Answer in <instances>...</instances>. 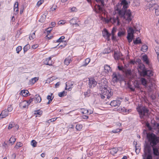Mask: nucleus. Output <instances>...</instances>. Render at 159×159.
Returning <instances> with one entry per match:
<instances>
[{
    "label": "nucleus",
    "instance_id": "obj_1",
    "mask_svg": "<svg viewBox=\"0 0 159 159\" xmlns=\"http://www.w3.org/2000/svg\"><path fill=\"white\" fill-rule=\"evenodd\" d=\"M128 3L126 0H121L120 4L116 5V10L118 11L119 16L121 18L125 20L126 23H129L132 20L133 16L129 9H127Z\"/></svg>",
    "mask_w": 159,
    "mask_h": 159
},
{
    "label": "nucleus",
    "instance_id": "obj_2",
    "mask_svg": "<svg viewBox=\"0 0 159 159\" xmlns=\"http://www.w3.org/2000/svg\"><path fill=\"white\" fill-rule=\"evenodd\" d=\"M107 82L106 79H102L98 84L99 85V88L101 89L103 95L101 94L100 97L102 99H104L105 95L108 99H109L112 95L113 93L111 91L110 88L108 87L107 85Z\"/></svg>",
    "mask_w": 159,
    "mask_h": 159
},
{
    "label": "nucleus",
    "instance_id": "obj_3",
    "mask_svg": "<svg viewBox=\"0 0 159 159\" xmlns=\"http://www.w3.org/2000/svg\"><path fill=\"white\" fill-rule=\"evenodd\" d=\"M147 138L152 147L157 146L159 143V137L153 133H147Z\"/></svg>",
    "mask_w": 159,
    "mask_h": 159
},
{
    "label": "nucleus",
    "instance_id": "obj_4",
    "mask_svg": "<svg viewBox=\"0 0 159 159\" xmlns=\"http://www.w3.org/2000/svg\"><path fill=\"white\" fill-rule=\"evenodd\" d=\"M137 110L141 119H144V117L148 116L149 110L145 107H137Z\"/></svg>",
    "mask_w": 159,
    "mask_h": 159
},
{
    "label": "nucleus",
    "instance_id": "obj_5",
    "mask_svg": "<svg viewBox=\"0 0 159 159\" xmlns=\"http://www.w3.org/2000/svg\"><path fill=\"white\" fill-rule=\"evenodd\" d=\"M112 77L113 81L114 82L121 81L122 80V78L121 75L120 74H116L115 72L113 73Z\"/></svg>",
    "mask_w": 159,
    "mask_h": 159
},
{
    "label": "nucleus",
    "instance_id": "obj_6",
    "mask_svg": "<svg viewBox=\"0 0 159 159\" xmlns=\"http://www.w3.org/2000/svg\"><path fill=\"white\" fill-rule=\"evenodd\" d=\"M150 10H155V14L156 16L159 15V7L156 4H154L149 7Z\"/></svg>",
    "mask_w": 159,
    "mask_h": 159
},
{
    "label": "nucleus",
    "instance_id": "obj_7",
    "mask_svg": "<svg viewBox=\"0 0 159 159\" xmlns=\"http://www.w3.org/2000/svg\"><path fill=\"white\" fill-rule=\"evenodd\" d=\"M138 72L140 73V75H141L142 74L143 75H145L146 72L145 70L146 68H145L144 65L143 64H139L138 66Z\"/></svg>",
    "mask_w": 159,
    "mask_h": 159
},
{
    "label": "nucleus",
    "instance_id": "obj_8",
    "mask_svg": "<svg viewBox=\"0 0 159 159\" xmlns=\"http://www.w3.org/2000/svg\"><path fill=\"white\" fill-rule=\"evenodd\" d=\"M89 87L90 88H93L97 85V82L92 78L89 79Z\"/></svg>",
    "mask_w": 159,
    "mask_h": 159
},
{
    "label": "nucleus",
    "instance_id": "obj_9",
    "mask_svg": "<svg viewBox=\"0 0 159 159\" xmlns=\"http://www.w3.org/2000/svg\"><path fill=\"white\" fill-rule=\"evenodd\" d=\"M123 73L125 74V76L127 78L129 79H130L131 78L132 75V71L130 69L125 68L124 70Z\"/></svg>",
    "mask_w": 159,
    "mask_h": 159
},
{
    "label": "nucleus",
    "instance_id": "obj_10",
    "mask_svg": "<svg viewBox=\"0 0 159 159\" xmlns=\"http://www.w3.org/2000/svg\"><path fill=\"white\" fill-rule=\"evenodd\" d=\"M145 71L146 72L145 75H143L142 74L141 75L143 77L147 76L148 77V78L150 79V77L153 75V72L151 70H148V69L146 68Z\"/></svg>",
    "mask_w": 159,
    "mask_h": 159
},
{
    "label": "nucleus",
    "instance_id": "obj_11",
    "mask_svg": "<svg viewBox=\"0 0 159 159\" xmlns=\"http://www.w3.org/2000/svg\"><path fill=\"white\" fill-rule=\"evenodd\" d=\"M151 147L150 144H146L144 146V152H146L147 154H151Z\"/></svg>",
    "mask_w": 159,
    "mask_h": 159
},
{
    "label": "nucleus",
    "instance_id": "obj_12",
    "mask_svg": "<svg viewBox=\"0 0 159 159\" xmlns=\"http://www.w3.org/2000/svg\"><path fill=\"white\" fill-rule=\"evenodd\" d=\"M121 103V102L119 100H113L111 101L110 103L111 106L114 107L119 106Z\"/></svg>",
    "mask_w": 159,
    "mask_h": 159
},
{
    "label": "nucleus",
    "instance_id": "obj_13",
    "mask_svg": "<svg viewBox=\"0 0 159 159\" xmlns=\"http://www.w3.org/2000/svg\"><path fill=\"white\" fill-rule=\"evenodd\" d=\"M109 21L111 22L113 24H114L117 21V25H120V21L119 19V18L118 16L116 17H113V18H111L107 22Z\"/></svg>",
    "mask_w": 159,
    "mask_h": 159
},
{
    "label": "nucleus",
    "instance_id": "obj_14",
    "mask_svg": "<svg viewBox=\"0 0 159 159\" xmlns=\"http://www.w3.org/2000/svg\"><path fill=\"white\" fill-rule=\"evenodd\" d=\"M9 112L7 109L2 111L0 115V117L1 118H3L6 117L8 116L9 114Z\"/></svg>",
    "mask_w": 159,
    "mask_h": 159
},
{
    "label": "nucleus",
    "instance_id": "obj_15",
    "mask_svg": "<svg viewBox=\"0 0 159 159\" xmlns=\"http://www.w3.org/2000/svg\"><path fill=\"white\" fill-rule=\"evenodd\" d=\"M142 59L143 61L148 65L149 67H150L151 65L148 59L147 56L145 55L142 56Z\"/></svg>",
    "mask_w": 159,
    "mask_h": 159
},
{
    "label": "nucleus",
    "instance_id": "obj_16",
    "mask_svg": "<svg viewBox=\"0 0 159 159\" xmlns=\"http://www.w3.org/2000/svg\"><path fill=\"white\" fill-rule=\"evenodd\" d=\"M127 35L132 36V37H134V30L132 27H129V29L127 30Z\"/></svg>",
    "mask_w": 159,
    "mask_h": 159
},
{
    "label": "nucleus",
    "instance_id": "obj_17",
    "mask_svg": "<svg viewBox=\"0 0 159 159\" xmlns=\"http://www.w3.org/2000/svg\"><path fill=\"white\" fill-rule=\"evenodd\" d=\"M111 35V34L109 33L106 29H105L104 32L103 33V36L105 38H106V39L107 40L110 39V37Z\"/></svg>",
    "mask_w": 159,
    "mask_h": 159
},
{
    "label": "nucleus",
    "instance_id": "obj_18",
    "mask_svg": "<svg viewBox=\"0 0 159 159\" xmlns=\"http://www.w3.org/2000/svg\"><path fill=\"white\" fill-rule=\"evenodd\" d=\"M152 148L153 154L155 156H159V148L158 147H157V146L152 147Z\"/></svg>",
    "mask_w": 159,
    "mask_h": 159
},
{
    "label": "nucleus",
    "instance_id": "obj_19",
    "mask_svg": "<svg viewBox=\"0 0 159 159\" xmlns=\"http://www.w3.org/2000/svg\"><path fill=\"white\" fill-rule=\"evenodd\" d=\"M143 159H152V154H147L145 152L144 154L143 155Z\"/></svg>",
    "mask_w": 159,
    "mask_h": 159
},
{
    "label": "nucleus",
    "instance_id": "obj_20",
    "mask_svg": "<svg viewBox=\"0 0 159 159\" xmlns=\"http://www.w3.org/2000/svg\"><path fill=\"white\" fill-rule=\"evenodd\" d=\"M34 101L35 103H39L41 101V98L39 95L36 94L34 98H33Z\"/></svg>",
    "mask_w": 159,
    "mask_h": 159
},
{
    "label": "nucleus",
    "instance_id": "obj_21",
    "mask_svg": "<svg viewBox=\"0 0 159 159\" xmlns=\"http://www.w3.org/2000/svg\"><path fill=\"white\" fill-rule=\"evenodd\" d=\"M29 93L28 91L27 90H22L20 93L21 95H22L23 96H27L28 94Z\"/></svg>",
    "mask_w": 159,
    "mask_h": 159
},
{
    "label": "nucleus",
    "instance_id": "obj_22",
    "mask_svg": "<svg viewBox=\"0 0 159 159\" xmlns=\"http://www.w3.org/2000/svg\"><path fill=\"white\" fill-rule=\"evenodd\" d=\"M26 106L27 105V103L26 102V101H24L21 102L20 104V106L21 108H25L26 107Z\"/></svg>",
    "mask_w": 159,
    "mask_h": 159
},
{
    "label": "nucleus",
    "instance_id": "obj_23",
    "mask_svg": "<svg viewBox=\"0 0 159 159\" xmlns=\"http://www.w3.org/2000/svg\"><path fill=\"white\" fill-rule=\"evenodd\" d=\"M133 43L134 44H137L139 43H142V41L139 37H138L135 40H133Z\"/></svg>",
    "mask_w": 159,
    "mask_h": 159
},
{
    "label": "nucleus",
    "instance_id": "obj_24",
    "mask_svg": "<svg viewBox=\"0 0 159 159\" xmlns=\"http://www.w3.org/2000/svg\"><path fill=\"white\" fill-rule=\"evenodd\" d=\"M118 149L116 148H113L110 150V153L112 155H114L117 152Z\"/></svg>",
    "mask_w": 159,
    "mask_h": 159
},
{
    "label": "nucleus",
    "instance_id": "obj_25",
    "mask_svg": "<svg viewBox=\"0 0 159 159\" xmlns=\"http://www.w3.org/2000/svg\"><path fill=\"white\" fill-rule=\"evenodd\" d=\"M71 59L70 57H68L66 58L64 61V63L65 64L68 66L70 64V62L71 61Z\"/></svg>",
    "mask_w": 159,
    "mask_h": 159
},
{
    "label": "nucleus",
    "instance_id": "obj_26",
    "mask_svg": "<svg viewBox=\"0 0 159 159\" xmlns=\"http://www.w3.org/2000/svg\"><path fill=\"white\" fill-rule=\"evenodd\" d=\"M140 80L142 85L145 86L147 85V81L145 79L142 78L140 79Z\"/></svg>",
    "mask_w": 159,
    "mask_h": 159
},
{
    "label": "nucleus",
    "instance_id": "obj_27",
    "mask_svg": "<svg viewBox=\"0 0 159 159\" xmlns=\"http://www.w3.org/2000/svg\"><path fill=\"white\" fill-rule=\"evenodd\" d=\"M104 69L105 70H106L107 71H106V72H108L109 71H111V67L110 66L107 65H105L104 66Z\"/></svg>",
    "mask_w": 159,
    "mask_h": 159
},
{
    "label": "nucleus",
    "instance_id": "obj_28",
    "mask_svg": "<svg viewBox=\"0 0 159 159\" xmlns=\"http://www.w3.org/2000/svg\"><path fill=\"white\" fill-rule=\"evenodd\" d=\"M148 49V47L146 45H142L141 50L143 52H146Z\"/></svg>",
    "mask_w": 159,
    "mask_h": 159
},
{
    "label": "nucleus",
    "instance_id": "obj_29",
    "mask_svg": "<svg viewBox=\"0 0 159 159\" xmlns=\"http://www.w3.org/2000/svg\"><path fill=\"white\" fill-rule=\"evenodd\" d=\"M30 48V45L29 44L25 45L23 48L24 52L25 53Z\"/></svg>",
    "mask_w": 159,
    "mask_h": 159
},
{
    "label": "nucleus",
    "instance_id": "obj_30",
    "mask_svg": "<svg viewBox=\"0 0 159 159\" xmlns=\"http://www.w3.org/2000/svg\"><path fill=\"white\" fill-rule=\"evenodd\" d=\"M90 59L89 58H86L84 62V63L82 65V66H86L90 62Z\"/></svg>",
    "mask_w": 159,
    "mask_h": 159
},
{
    "label": "nucleus",
    "instance_id": "obj_31",
    "mask_svg": "<svg viewBox=\"0 0 159 159\" xmlns=\"http://www.w3.org/2000/svg\"><path fill=\"white\" fill-rule=\"evenodd\" d=\"M65 37L63 36H62L58 40L56 41V42H64V43H66V41L63 42L62 40L65 39Z\"/></svg>",
    "mask_w": 159,
    "mask_h": 159
},
{
    "label": "nucleus",
    "instance_id": "obj_32",
    "mask_svg": "<svg viewBox=\"0 0 159 159\" xmlns=\"http://www.w3.org/2000/svg\"><path fill=\"white\" fill-rule=\"evenodd\" d=\"M155 50L157 55V59L159 62V46L156 47Z\"/></svg>",
    "mask_w": 159,
    "mask_h": 159
},
{
    "label": "nucleus",
    "instance_id": "obj_33",
    "mask_svg": "<svg viewBox=\"0 0 159 159\" xmlns=\"http://www.w3.org/2000/svg\"><path fill=\"white\" fill-rule=\"evenodd\" d=\"M125 34V31H120L118 33V36L119 37L124 35Z\"/></svg>",
    "mask_w": 159,
    "mask_h": 159
},
{
    "label": "nucleus",
    "instance_id": "obj_34",
    "mask_svg": "<svg viewBox=\"0 0 159 159\" xmlns=\"http://www.w3.org/2000/svg\"><path fill=\"white\" fill-rule=\"evenodd\" d=\"M120 54L117 53L115 52H114V57L115 59H118L120 58Z\"/></svg>",
    "mask_w": 159,
    "mask_h": 159
},
{
    "label": "nucleus",
    "instance_id": "obj_35",
    "mask_svg": "<svg viewBox=\"0 0 159 159\" xmlns=\"http://www.w3.org/2000/svg\"><path fill=\"white\" fill-rule=\"evenodd\" d=\"M83 127V125L81 124H78L76 126V129L77 130H80Z\"/></svg>",
    "mask_w": 159,
    "mask_h": 159
},
{
    "label": "nucleus",
    "instance_id": "obj_36",
    "mask_svg": "<svg viewBox=\"0 0 159 159\" xmlns=\"http://www.w3.org/2000/svg\"><path fill=\"white\" fill-rule=\"evenodd\" d=\"M16 140V138L14 137H11L9 140L10 143L12 144H13L15 142Z\"/></svg>",
    "mask_w": 159,
    "mask_h": 159
},
{
    "label": "nucleus",
    "instance_id": "obj_37",
    "mask_svg": "<svg viewBox=\"0 0 159 159\" xmlns=\"http://www.w3.org/2000/svg\"><path fill=\"white\" fill-rule=\"evenodd\" d=\"M37 142L34 140H33L31 142V145L34 147H36L37 146Z\"/></svg>",
    "mask_w": 159,
    "mask_h": 159
},
{
    "label": "nucleus",
    "instance_id": "obj_38",
    "mask_svg": "<svg viewBox=\"0 0 159 159\" xmlns=\"http://www.w3.org/2000/svg\"><path fill=\"white\" fill-rule=\"evenodd\" d=\"M127 38L129 43H130L132 41V40L134 39V37L127 35Z\"/></svg>",
    "mask_w": 159,
    "mask_h": 159
},
{
    "label": "nucleus",
    "instance_id": "obj_39",
    "mask_svg": "<svg viewBox=\"0 0 159 159\" xmlns=\"http://www.w3.org/2000/svg\"><path fill=\"white\" fill-rule=\"evenodd\" d=\"M66 92L65 91H63L59 93L58 96L60 97H64L65 95H66Z\"/></svg>",
    "mask_w": 159,
    "mask_h": 159
},
{
    "label": "nucleus",
    "instance_id": "obj_40",
    "mask_svg": "<svg viewBox=\"0 0 159 159\" xmlns=\"http://www.w3.org/2000/svg\"><path fill=\"white\" fill-rule=\"evenodd\" d=\"M96 5L97 6V7L98 8V11H99V13L103 12V8L99 5Z\"/></svg>",
    "mask_w": 159,
    "mask_h": 159
},
{
    "label": "nucleus",
    "instance_id": "obj_41",
    "mask_svg": "<svg viewBox=\"0 0 159 159\" xmlns=\"http://www.w3.org/2000/svg\"><path fill=\"white\" fill-rule=\"evenodd\" d=\"M22 145L23 144L22 143H20V142L17 143L16 144L15 146V147H16V148H18L20 147H22Z\"/></svg>",
    "mask_w": 159,
    "mask_h": 159
},
{
    "label": "nucleus",
    "instance_id": "obj_42",
    "mask_svg": "<svg viewBox=\"0 0 159 159\" xmlns=\"http://www.w3.org/2000/svg\"><path fill=\"white\" fill-rule=\"evenodd\" d=\"M22 48L21 46H19L16 48V52L17 53H19L22 50Z\"/></svg>",
    "mask_w": 159,
    "mask_h": 159
},
{
    "label": "nucleus",
    "instance_id": "obj_43",
    "mask_svg": "<svg viewBox=\"0 0 159 159\" xmlns=\"http://www.w3.org/2000/svg\"><path fill=\"white\" fill-rule=\"evenodd\" d=\"M35 32H33L32 34L30 35L29 36V39L31 40H32L34 39V38H35Z\"/></svg>",
    "mask_w": 159,
    "mask_h": 159
},
{
    "label": "nucleus",
    "instance_id": "obj_44",
    "mask_svg": "<svg viewBox=\"0 0 159 159\" xmlns=\"http://www.w3.org/2000/svg\"><path fill=\"white\" fill-rule=\"evenodd\" d=\"M15 125V124L13 123V122H11L10 123L8 127V129H10L12 128Z\"/></svg>",
    "mask_w": 159,
    "mask_h": 159
},
{
    "label": "nucleus",
    "instance_id": "obj_45",
    "mask_svg": "<svg viewBox=\"0 0 159 159\" xmlns=\"http://www.w3.org/2000/svg\"><path fill=\"white\" fill-rule=\"evenodd\" d=\"M34 114L39 115H41L42 114V112L40 111V110H38L35 111Z\"/></svg>",
    "mask_w": 159,
    "mask_h": 159
},
{
    "label": "nucleus",
    "instance_id": "obj_46",
    "mask_svg": "<svg viewBox=\"0 0 159 159\" xmlns=\"http://www.w3.org/2000/svg\"><path fill=\"white\" fill-rule=\"evenodd\" d=\"M121 130V129L118 128L116 129H113L111 132L116 133L120 132Z\"/></svg>",
    "mask_w": 159,
    "mask_h": 159
},
{
    "label": "nucleus",
    "instance_id": "obj_47",
    "mask_svg": "<svg viewBox=\"0 0 159 159\" xmlns=\"http://www.w3.org/2000/svg\"><path fill=\"white\" fill-rule=\"evenodd\" d=\"M117 67L119 70L122 71L123 73L125 69V68H124L123 66H118Z\"/></svg>",
    "mask_w": 159,
    "mask_h": 159
},
{
    "label": "nucleus",
    "instance_id": "obj_48",
    "mask_svg": "<svg viewBox=\"0 0 159 159\" xmlns=\"http://www.w3.org/2000/svg\"><path fill=\"white\" fill-rule=\"evenodd\" d=\"M7 109L8 112L11 111L13 110V108L12 107L11 105L8 106V108Z\"/></svg>",
    "mask_w": 159,
    "mask_h": 159
},
{
    "label": "nucleus",
    "instance_id": "obj_49",
    "mask_svg": "<svg viewBox=\"0 0 159 159\" xmlns=\"http://www.w3.org/2000/svg\"><path fill=\"white\" fill-rule=\"evenodd\" d=\"M146 126L149 130H152V128L149 123H147L146 124Z\"/></svg>",
    "mask_w": 159,
    "mask_h": 159
},
{
    "label": "nucleus",
    "instance_id": "obj_50",
    "mask_svg": "<svg viewBox=\"0 0 159 159\" xmlns=\"http://www.w3.org/2000/svg\"><path fill=\"white\" fill-rule=\"evenodd\" d=\"M33 101H34L33 98H30L29 100L26 101L27 103V105H29Z\"/></svg>",
    "mask_w": 159,
    "mask_h": 159
},
{
    "label": "nucleus",
    "instance_id": "obj_51",
    "mask_svg": "<svg viewBox=\"0 0 159 159\" xmlns=\"http://www.w3.org/2000/svg\"><path fill=\"white\" fill-rule=\"evenodd\" d=\"M43 2V1L42 0H40L39 1L37 4V5L38 7Z\"/></svg>",
    "mask_w": 159,
    "mask_h": 159
},
{
    "label": "nucleus",
    "instance_id": "obj_52",
    "mask_svg": "<svg viewBox=\"0 0 159 159\" xmlns=\"http://www.w3.org/2000/svg\"><path fill=\"white\" fill-rule=\"evenodd\" d=\"M38 80V78L37 77H35L32 79V82L33 83L36 82Z\"/></svg>",
    "mask_w": 159,
    "mask_h": 159
},
{
    "label": "nucleus",
    "instance_id": "obj_53",
    "mask_svg": "<svg viewBox=\"0 0 159 159\" xmlns=\"http://www.w3.org/2000/svg\"><path fill=\"white\" fill-rule=\"evenodd\" d=\"M52 30V27H49L47 29L46 31L48 33H50L51 31Z\"/></svg>",
    "mask_w": 159,
    "mask_h": 159
},
{
    "label": "nucleus",
    "instance_id": "obj_54",
    "mask_svg": "<svg viewBox=\"0 0 159 159\" xmlns=\"http://www.w3.org/2000/svg\"><path fill=\"white\" fill-rule=\"evenodd\" d=\"M110 49L108 48L107 49H105L103 52V53H104L106 54V53H108L110 52Z\"/></svg>",
    "mask_w": 159,
    "mask_h": 159
},
{
    "label": "nucleus",
    "instance_id": "obj_55",
    "mask_svg": "<svg viewBox=\"0 0 159 159\" xmlns=\"http://www.w3.org/2000/svg\"><path fill=\"white\" fill-rule=\"evenodd\" d=\"M46 16L44 14V15H43L42 18L41 19H40V21H41L42 22H43V20H45L46 19Z\"/></svg>",
    "mask_w": 159,
    "mask_h": 159
},
{
    "label": "nucleus",
    "instance_id": "obj_56",
    "mask_svg": "<svg viewBox=\"0 0 159 159\" xmlns=\"http://www.w3.org/2000/svg\"><path fill=\"white\" fill-rule=\"evenodd\" d=\"M52 93H51V95H48L47 96V99L48 100H51V99H52V100L53 98V97L52 98Z\"/></svg>",
    "mask_w": 159,
    "mask_h": 159
},
{
    "label": "nucleus",
    "instance_id": "obj_57",
    "mask_svg": "<svg viewBox=\"0 0 159 159\" xmlns=\"http://www.w3.org/2000/svg\"><path fill=\"white\" fill-rule=\"evenodd\" d=\"M18 8V3L17 2H15L14 5V8Z\"/></svg>",
    "mask_w": 159,
    "mask_h": 159
},
{
    "label": "nucleus",
    "instance_id": "obj_58",
    "mask_svg": "<svg viewBox=\"0 0 159 159\" xmlns=\"http://www.w3.org/2000/svg\"><path fill=\"white\" fill-rule=\"evenodd\" d=\"M57 6H55L54 7L53 6L51 8H50V10L52 11H53L56 10L57 9Z\"/></svg>",
    "mask_w": 159,
    "mask_h": 159
},
{
    "label": "nucleus",
    "instance_id": "obj_59",
    "mask_svg": "<svg viewBox=\"0 0 159 159\" xmlns=\"http://www.w3.org/2000/svg\"><path fill=\"white\" fill-rule=\"evenodd\" d=\"M89 93H90L89 91H87L84 93V94L85 96L89 97Z\"/></svg>",
    "mask_w": 159,
    "mask_h": 159
},
{
    "label": "nucleus",
    "instance_id": "obj_60",
    "mask_svg": "<svg viewBox=\"0 0 159 159\" xmlns=\"http://www.w3.org/2000/svg\"><path fill=\"white\" fill-rule=\"evenodd\" d=\"M116 28L114 27L113 28L112 31H111V34H114L115 33L116 31Z\"/></svg>",
    "mask_w": 159,
    "mask_h": 159
},
{
    "label": "nucleus",
    "instance_id": "obj_61",
    "mask_svg": "<svg viewBox=\"0 0 159 159\" xmlns=\"http://www.w3.org/2000/svg\"><path fill=\"white\" fill-rule=\"evenodd\" d=\"M56 119H55V118H52L50 120H49L48 121V123H50L51 122H53L55 120H56Z\"/></svg>",
    "mask_w": 159,
    "mask_h": 159
},
{
    "label": "nucleus",
    "instance_id": "obj_62",
    "mask_svg": "<svg viewBox=\"0 0 159 159\" xmlns=\"http://www.w3.org/2000/svg\"><path fill=\"white\" fill-rule=\"evenodd\" d=\"M38 47V44H34L32 45V48L33 49H35Z\"/></svg>",
    "mask_w": 159,
    "mask_h": 159
},
{
    "label": "nucleus",
    "instance_id": "obj_63",
    "mask_svg": "<svg viewBox=\"0 0 159 159\" xmlns=\"http://www.w3.org/2000/svg\"><path fill=\"white\" fill-rule=\"evenodd\" d=\"M72 11H77V9L75 7H73L71 9Z\"/></svg>",
    "mask_w": 159,
    "mask_h": 159
},
{
    "label": "nucleus",
    "instance_id": "obj_64",
    "mask_svg": "<svg viewBox=\"0 0 159 159\" xmlns=\"http://www.w3.org/2000/svg\"><path fill=\"white\" fill-rule=\"evenodd\" d=\"M65 23V21L63 20H60L59 21L58 24H62L63 25Z\"/></svg>",
    "mask_w": 159,
    "mask_h": 159
}]
</instances>
